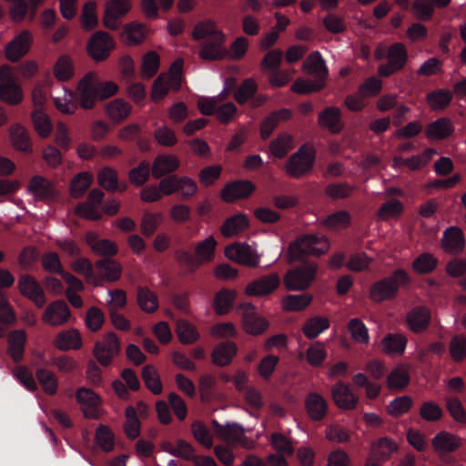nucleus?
Instances as JSON below:
<instances>
[{
  "instance_id": "f257e3e1",
  "label": "nucleus",
  "mask_w": 466,
  "mask_h": 466,
  "mask_svg": "<svg viewBox=\"0 0 466 466\" xmlns=\"http://www.w3.org/2000/svg\"><path fill=\"white\" fill-rule=\"evenodd\" d=\"M118 90L112 81H100L95 73H86L78 82L75 91L67 89L63 97H55L54 104L63 114L72 115L78 106L92 109L100 100L114 96Z\"/></svg>"
},
{
  "instance_id": "f03ea898",
  "label": "nucleus",
  "mask_w": 466,
  "mask_h": 466,
  "mask_svg": "<svg viewBox=\"0 0 466 466\" xmlns=\"http://www.w3.org/2000/svg\"><path fill=\"white\" fill-rule=\"evenodd\" d=\"M194 40L207 39L201 46L199 56L204 60L216 61L225 57L226 50L222 47L225 35L218 30L213 20L198 22L192 31Z\"/></svg>"
},
{
  "instance_id": "7ed1b4c3",
  "label": "nucleus",
  "mask_w": 466,
  "mask_h": 466,
  "mask_svg": "<svg viewBox=\"0 0 466 466\" xmlns=\"http://www.w3.org/2000/svg\"><path fill=\"white\" fill-rule=\"evenodd\" d=\"M329 248L328 239L316 234H304L292 241L288 249L287 258L289 263L303 261L308 256L319 257Z\"/></svg>"
},
{
  "instance_id": "20e7f679",
  "label": "nucleus",
  "mask_w": 466,
  "mask_h": 466,
  "mask_svg": "<svg viewBox=\"0 0 466 466\" xmlns=\"http://www.w3.org/2000/svg\"><path fill=\"white\" fill-rule=\"evenodd\" d=\"M374 57L376 60H387L386 63L379 66L378 75L381 77H388L403 67L408 56L404 45L395 43L390 46L379 44L374 50Z\"/></svg>"
},
{
  "instance_id": "39448f33",
  "label": "nucleus",
  "mask_w": 466,
  "mask_h": 466,
  "mask_svg": "<svg viewBox=\"0 0 466 466\" xmlns=\"http://www.w3.org/2000/svg\"><path fill=\"white\" fill-rule=\"evenodd\" d=\"M315 161V148L309 144H303L289 157L285 171L289 177L299 178L312 170Z\"/></svg>"
},
{
  "instance_id": "423d86ee",
  "label": "nucleus",
  "mask_w": 466,
  "mask_h": 466,
  "mask_svg": "<svg viewBox=\"0 0 466 466\" xmlns=\"http://www.w3.org/2000/svg\"><path fill=\"white\" fill-rule=\"evenodd\" d=\"M408 280V274L401 269L394 271L390 276L373 283L370 297L375 302L390 300L396 297L400 285Z\"/></svg>"
},
{
  "instance_id": "0eeeda50",
  "label": "nucleus",
  "mask_w": 466,
  "mask_h": 466,
  "mask_svg": "<svg viewBox=\"0 0 466 466\" xmlns=\"http://www.w3.org/2000/svg\"><path fill=\"white\" fill-rule=\"evenodd\" d=\"M23 99V91L8 66H0V100L9 105H18Z\"/></svg>"
},
{
  "instance_id": "6e6552de",
  "label": "nucleus",
  "mask_w": 466,
  "mask_h": 466,
  "mask_svg": "<svg viewBox=\"0 0 466 466\" xmlns=\"http://www.w3.org/2000/svg\"><path fill=\"white\" fill-rule=\"evenodd\" d=\"M316 265L303 264L289 269L284 276V285L289 290H303L315 278Z\"/></svg>"
},
{
  "instance_id": "1a4fd4ad",
  "label": "nucleus",
  "mask_w": 466,
  "mask_h": 466,
  "mask_svg": "<svg viewBox=\"0 0 466 466\" xmlns=\"http://www.w3.org/2000/svg\"><path fill=\"white\" fill-rule=\"evenodd\" d=\"M121 350L120 341L116 333H106L102 340L96 341L93 350V354L97 361L104 367L109 366L114 358Z\"/></svg>"
},
{
  "instance_id": "9d476101",
  "label": "nucleus",
  "mask_w": 466,
  "mask_h": 466,
  "mask_svg": "<svg viewBox=\"0 0 466 466\" xmlns=\"http://www.w3.org/2000/svg\"><path fill=\"white\" fill-rule=\"evenodd\" d=\"M114 47L113 38L108 33L103 31L96 32L87 44L89 56L97 62L106 59Z\"/></svg>"
},
{
  "instance_id": "9b49d317",
  "label": "nucleus",
  "mask_w": 466,
  "mask_h": 466,
  "mask_svg": "<svg viewBox=\"0 0 466 466\" xmlns=\"http://www.w3.org/2000/svg\"><path fill=\"white\" fill-rule=\"evenodd\" d=\"M211 424L214 433L227 443L231 445H247L248 439L245 436L244 429L240 424L233 422L221 425L216 420H212Z\"/></svg>"
},
{
  "instance_id": "f8f14e48",
  "label": "nucleus",
  "mask_w": 466,
  "mask_h": 466,
  "mask_svg": "<svg viewBox=\"0 0 466 466\" xmlns=\"http://www.w3.org/2000/svg\"><path fill=\"white\" fill-rule=\"evenodd\" d=\"M105 194L100 189L91 190L87 196L86 203H80L76 207V214L89 220H99L102 214L98 206L102 203Z\"/></svg>"
},
{
  "instance_id": "ddd939ff",
  "label": "nucleus",
  "mask_w": 466,
  "mask_h": 466,
  "mask_svg": "<svg viewBox=\"0 0 466 466\" xmlns=\"http://www.w3.org/2000/svg\"><path fill=\"white\" fill-rule=\"evenodd\" d=\"M396 442L388 437L380 438L372 444L366 466H380L381 461L388 459L397 450Z\"/></svg>"
},
{
  "instance_id": "4468645a",
  "label": "nucleus",
  "mask_w": 466,
  "mask_h": 466,
  "mask_svg": "<svg viewBox=\"0 0 466 466\" xmlns=\"http://www.w3.org/2000/svg\"><path fill=\"white\" fill-rule=\"evenodd\" d=\"M130 9L128 0H110L106 5L103 23L108 29L118 28V20L126 15Z\"/></svg>"
},
{
  "instance_id": "2eb2a0df",
  "label": "nucleus",
  "mask_w": 466,
  "mask_h": 466,
  "mask_svg": "<svg viewBox=\"0 0 466 466\" xmlns=\"http://www.w3.org/2000/svg\"><path fill=\"white\" fill-rule=\"evenodd\" d=\"M226 256L239 264L257 267L259 263V258L254 249L248 244H235L229 246L225 250Z\"/></svg>"
},
{
  "instance_id": "dca6fc26",
  "label": "nucleus",
  "mask_w": 466,
  "mask_h": 466,
  "mask_svg": "<svg viewBox=\"0 0 466 466\" xmlns=\"http://www.w3.org/2000/svg\"><path fill=\"white\" fill-rule=\"evenodd\" d=\"M255 190V185L249 180H237L225 185L221 198L225 202L248 198Z\"/></svg>"
},
{
  "instance_id": "f3484780",
  "label": "nucleus",
  "mask_w": 466,
  "mask_h": 466,
  "mask_svg": "<svg viewBox=\"0 0 466 466\" xmlns=\"http://www.w3.org/2000/svg\"><path fill=\"white\" fill-rule=\"evenodd\" d=\"M20 292L34 301L36 307L42 308L46 302L45 293L39 283L29 275H23L18 280Z\"/></svg>"
},
{
  "instance_id": "a211bd4d",
  "label": "nucleus",
  "mask_w": 466,
  "mask_h": 466,
  "mask_svg": "<svg viewBox=\"0 0 466 466\" xmlns=\"http://www.w3.org/2000/svg\"><path fill=\"white\" fill-rule=\"evenodd\" d=\"M70 316L67 304L64 300H56L46 307L43 320L51 326H59L67 322Z\"/></svg>"
},
{
  "instance_id": "6ab92c4d",
  "label": "nucleus",
  "mask_w": 466,
  "mask_h": 466,
  "mask_svg": "<svg viewBox=\"0 0 466 466\" xmlns=\"http://www.w3.org/2000/svg\"><path fill=\"white\" fill-rule=\"evenodd\" d=\"M431 445L436 454L442 456L451 453L461 446V440L448 431H440L431 440Z\"/></svg>"
},
{
  "instance_id": "aec40b11",
  "label": "nucleus",
  "mask_w": 466,
  "mask_h": 466,
  "mask_svg": "<svg viewBox=\"0 0 466 466\" xmlns=\"http://www.w3.org/2000/svg\"><path fill=\"white\" fill-rule=\"evenodd\" d=\"M32 41L31 34L23 31L16 35L6 46L5 56L11 62H17L29 50Z\"/></svg>"
},
{
  "instance_id": "412c9836",
  "label": "nucleus",
  "mask_w": 466,
  "mask_h": 466,
  "mask_svg": "<svg viewBox=\"0 0 466 466\" xmlns=\"http://www.w3.org/2000/svg\"><path fill=\"white\" fill-rule=\"evenodd\" d=\"M180 166L179 159L174 155L160 154L151 166V172L154 178H162L165 176L172 175Z\"/></svg>"
},
{
  "instance_id": "4be33fe9",
  "label": "nucleus",
  "mask_w": 466,
  "mask_h": 466,
  "mask_svg": "<svg viewBox=\"0 0 466 466\" xmlns=\"http://www.w3.org/2000/svg\"><path fill=\"white\" fill-rule=\"evenodd\" d=\"M280 283L277 274L263 276L250 282L246 289V292L251 296H263L273 292Z\"/></svg>"
},
{
  "instance_id": "5701e85b",
  "label": "nucleus",
  "mask_w": 466,
  "mask_h": 466,
  "mask_svg": "<svg viewBox=\"0 0 466 466\" xmlns=\"http://www.w3.org/2000/svg\"><path fill=\"white\" fill-rule=\"evenodd\" d=\"M318 123L333 134L339 133L344 124L341 119V111L336 106H327L319 115Z\"/></svg>"
},
{
  "instance_id": "b1692460",
  "label": "nucleus",
  "mask_w": 466,
  "mask_h": 466,
  "mask_svg": "<svg viewBox=\"0 0 466 466\" xmlns=\"http://www.w3.org/2000/svg\"><path fill=\"white\" fill-rule=\"evenodd\" d=\"M441 247L448 253L458 254L462 252L465 247L462 230L457 227L447 228L443 233Z\"/></svg>"
},
{
  "instance_id": "393cba45",
  "label": "nucleus",
  "mask_w": 466,
  "mask_h": 466,
  "mask_svg": "<svg viewBox=\"0 0 466 466\" xmlns=\"http://www.w3.org/2000/svg\"><path fill=\"white\" fill-rule=\"evenodd\" d=\"M331 394L334 402L340 409H354L358 402V398L353 394L350 386L342 381L333 385Z\"/></svg>"
},
{
  "instance_id": "a878e982",
  "label": "nucleus",
  "mask_w": 466,
  "mask_h": 466,
  "mask_svg": "<svg viewBox=\"0 0 466 466\" xmlns=\"http://www.w3.org/2000/svg\"><path fill=\"white\" fill-rule=\"evenodd\" d=\"M431 319V310L427 307H414L410 311V331L416 334L424 332L430 326Z\"/></svg>"
},
{
  "instance_id": "bb28decb",
  "label": "nucleus",
  "mask_w": 466,
  "mask_h": 466,
  "mask_svg": "<svg viewBox=\"0 0 466 466\" xmlns=\"http://www.w3.org/2000/svg\"><path fill=\"white\" fill-rule=\"evenodd\" d=\"M7 353L14 362H20L23 360L26 342V333L24 329H15L9 333L7 338Z\"/></svg>"
},
{
  "instance_id": "cd10ccee",
  "label": "nucleus",
  "mask_w": 466,
  "mask_h": 466,
  "mask_svg": "<svg viewBox=\"0 0 466 466\" xmlns=\"http://www.w3.org/2000/svg\"><path fill=\"white\" fill-rule=\"evenodd\" d=\"M242 320L246 331L253 335L263 333L268 326V321L255 313L249 304L245 306Z\"/></svg>"
},
{
  "instance_id": "c85d7f7f",
  "label": "nucleus",
  "mask_w": 466,
  "mask_h": 466,
  "mask_svg": "<svg viewBox=\"0 0 466 466\" xmlns=\"http://www.w3.org/2000/svg\"><path fill=\"white\" fill-rule=\"evenodd\" d=\"M305 406L309 416L314 420H323L328 411L326 400L316 392L307 395Z\"/></svg>"
},
{
  "instance_id": "c756f323",
  "label": "nucleus",
  "mask_w": 466,
  "mask_h": 466,
  "mask_svg": "<svg viewBox=\"0 0 466 466\" xmlns=\"http://www.w3.org/2000/svg\"><path fill=\"white\" fill-rule=\"evenodd\" d=\"M406 344L407 339L404 336L389 333L382 339L380 347L382 351L389 356H400L405 351Z\"/></svg>"
},
{
  "instance_id": "7c9ffc66",
  "label": "nucleus",
  "mask_w": 466,
  "mask_h": 466,
  "mask_svg": "<svg viewBox=\"0 0 466 466\" xmlns=\"http://www.w3.org/2000/svg\"><path fill=\"white\" fill-rule=\"evenodd\" d=\"M453 132V125L450 119L441 117L431 123L426 130L425 136L429 139L442 140L450 137Z\"/></svg>"
},
{
  "instance_id": "2f4dec72",
  "label": "nucleus",
  "mask_w": 466,
  "mask_h": 466,
  "mask_svg": "<svg viewBox=\"0 0 466 466\" xmlns=\"http://www.w3.org/2000/svg\"><path fill=\"white\" fill-rule=\"evenodd\" d=\"M237 345L232 341H222L218 343L212 351L213 362L219 366L228 365L233 357L237 354Z\"/></svg>"
},
{
  "instance_id": "473e14b6",
  "label": "nucleus",
  "mask_w": 466,
  "mask_h": 466,
  "mask_svg": "<svg viewBox=\"0 0 466 466\" xmlns=\"http://www.w3.org/2000/svg\"><path fill=\"white\" fill-rule=\"evenodd\" d=\"M291 117V112L289 109H280L279 111L269 114L261 122L260 125V137L262 139H268L275 128L278 127L279 120H288Z\"/></svg>"
},
{
  "instance_id": "72a5a7b5",
  "label": "nucleus",
  "mask_w": 466,
  "mask_h": 466,
  "mask_svg": "<svg viewBox=\"0 0 466 466\" xmlns=\"http://www.w3.org/2000/svg\"><path fill=\"white\" fill-rule=\"evenodd\" d=\"M137 302L146 313H154L158 309V298L147 287L137 288Z\"/></svg>"
},
{
  "instance_id": "f704fd0d",
  "label": "nucleus",
  "mask_w": 466,
  "mask_h": 466,
  "mask_svg": "<svg viewBox=\"0 0 466 466\" xmlns=\"http://www.w3.org/2000/svg\"><path fill=\"white\" fill-rule=\"evenodd\" d=\"M55 77L60 82H66L73 78L75 66L72 58L67 55H61L53 66Z\"/></svg>"
},
{
  "instance_id": "c9c22d12",
  "label": "nucleus",
  "mask_w": 466,
  "mask_h": 466,
  "mask_svg": "<svg viewBox=\"0 0 466 466\" xmlns=\"http://www.w3.org/2000/svg\"><path fill=\"white\" fill-rule=\"evenodd\" d=\"M248 227V219L244 214H237L227 218L221 226V233L224 237H232Z\"/></svg>"
},
{
  "instance_id": "e433bc0d",
  "label": "nucleus",
  "mask_w": 466,
  "mask_h": 466,
  "mask_svg": "<svg viewBox=\"0 0 466 466\" xmlns=\"http://www.w3.org/2000/svg\"><path fill=\"white\" fill-rule=\"evenodd\" d=\"M86 241L92 250L99 256L113 257L118 251L116 245L111 240L96 239V237L93 234L87 235Z\"/></svg>"
},
{
  "instance_id": "4c0bfd02",
  "label": "nucleus",
  "mask_w": 466,
  "mask_h": 466,
  "mask_svg": "<svg viewBox=\"0 0 466 466\" xmlns=\"http://www.w3.org/2000/svg\"><path fill=\"white\" fill-rule=\"evenodd\" d=\"M96 268L102 279L109 282L117 280L121 276V267L113 259H99L96 262Z\"/></svg>"
},
{
  "instance_id": "58836bf2",
  "label": "nucleus",
  "mask_w": 466,
  "mask_h": 466,
  "mask_svg": "<svg viewBox=\"0 0 466 466\" xmlns=\"http://www.w3.org/2000/svg\"><path fill=\"white\" fill-rule=\"evenodd\" d=\"M329 328V320L327 318L316 316L309 319L304 323L302 330L308 339H312Z\"/></svg>"
},
{
  "instance_id": "ea45409f",
  "label": "nucleus",
  "mask_w": 466,
  "mask_h": 466,
  "mask_svg": "<svg viewBox=\"0 0 466 466\" xmlns=\"http://www.w3.org/2000/svg\"><path fill=\"white\" fill-rule=\"evenodd\" d=\"M28 189L33 195L41 199L50 198L54 193L50 182L40 176H35L31 178Z\"/></svg>"
},
{
  "instance_id": "a19ab883",
  "label": "nucleus",
  "mask_w": 466,
  "mask_h": 466,
  "mask_svg": "<svg viewBox=\"0 0 466 466\" xmlns=\"http://www.w3.org/2000/svg\"><path fill=\"white\" fill-rule=\"evenodd\" d=\"M292 148V137L286 133L279 134L269 144L271 154L277 158L285 157Z\"/></svg>"
},
{
  "instance_id": "79ce46f5",
  "label": "nucleus",
  "mask_w": 466,
  "mask_h": 466,
  "mask_svg": "<svg viewBox=\"0 0 466 466\" xmlns=\"http://www.w3.org/2000/svg\"><path fill=\"white\" fill-rule=\"evenodd\" d=\"M56 345L58 349L63 350L79 349L82 345L80 334L76 329L60 332L57 336Z\"/></svg>"
},
{
  "instance_id": "37998d69",
  "label": "nucleus",
  "mask_w": 466,
  "mask_h": 466,
  "mask_svg": "<svg viewBox=\"0 0 466 466\" xmlns=\"http://www.w3.org/2000/svg\"><path fill=\"white\" fill-rule=\"evenodd\" d=\"M35 377L46 394L55 395L56 393L58 382L52 371L45 368H39L35 371Z\"/></svg>"
},
{
  "instance_id": "c03bdc74",
  "label": "nucleus",
  "mask_w": 466,
  "mask_h": 466,
  "mask_svg": "<svg viewBox=\"0 0 466 466\" xmlns=\"http://www.w3.org/2000/svg\"><path fill=\"white\" fill-rule=\"evenodd\" d=\"M236 298L234 290L221 289L214 299V309L218 315L228 313L232 308L233 301Z\"/></svg>"
},
{
  "instance_id": "a18cd8bd",
  "label": "nucleus",
  "mask_w": 466,
  "mask_h": 466,
  "mask_svg": "<svg viewBox=\"0 0 466 466\" xmlns=\"http://www.w3.org/2000/svg\"><path fill=\"white\" fill-rule=\"evenodd\" d=\"M10 138L15 149L22 152L31 151V142L26 130L20 127L15 126L10 129Z\"/></svg>"
},
{
  "instance_id": "49530a36",
  "label": "nucleus",
  "mask_w": 466,
  "mask_h": 466,
  "mask_svg": "<svg viewBox=\"0 0 466 466\" xmlns=\"http://www.w3.org/2000/svg\"><path fill=\"white\" fill-rule=\"evenodd\" d=\"M151 167L147 160H142L128 173L129 181L136 187H141L150 177Z\"/></svg>"
},
{
  "instance_id": "de8ad7c7",
  "label": "nucleus",
  "mask_w": 466,
  "mask_h": 466,
  "mask_svg": "<svg viewBox=\"0 0 466 466\" xmlns=\"http://www.w3.org/2000/svg\"><path fill=\"white\" fill-rule=\"evenodd\" d=\"M191 431L195 440L207 449L213 446V437L208 426L199 420H196L191 424Z\"/></svg>"
},
{
  "instance_id": "09e8293b",
  "label": "nucleus",
  "mask_w": 466,
  "mask_h": 466,
  "mask_svg": "<svg viewBox=\"0 0 466 466\" xmlns=\"http://www.w3.org/2000/svg\"><path fill=\"white\" fill-rule=\"evenodd\" d=\"M142 379L147 388L155 395L162 391V382L157 370L152 365H147L142 370Z\"/></svg>"
},
{
  "instance_id": "8fccbe9b",
  "label": "nucleus",
  "mask_w": 466,
  "mask_h": 466,
  "mask_svg": "<svg viewBox=\"0 0 466 466\" xmlns=\"http://www.w3.org/2000/svg\"><path fill=\"white\" fill-rule=\"evenodd\" d=\"M327 358V350L323 343L316 341L306 350V360L312 367H320Z\"/></svg>"
},
{
  "instance_id": "3c124183",
  "label": "nucleus",
  "mask_w": 466,
  "mask_h": 466,
  "mask_svg": "<svg viewBox=\"0 0 466 466\" xmlns=\"http://www.w3.org/2000/svg\"><path fill=\"white\" fill-rule=\"evenodd\" d=\"M131 111V106L121 100L116 99L111 102L106 107V113L113 121L120 122L126 119Z\"/></svg>"
},
{
  "instance_id": "603ef678",
  "label": "nucleus",
  "mask_w": 466,
  "mask_h": 466,
  "mask_svg": "<svg viewBox=\"0 0 466 466\" xmlns=\"http://www.w3.org/2000/svg\"><path fill=\"white\" fill-rule=\"evenodd\" d=\"M95 441L96 444L106 452L114 450L115 437L110 429L106 425L100 424L96 428Z\"/></svg>"
},
{
  "instance_id": "864d4df0",
  "label": "nucleus",
  "mask_w": 466,
  "mask_h": 466,
  "mask_svg": "<svg viewBox=\"0 0 466 466\" xmlns=\"http://www.w3.org/2000/svg\"><path fill=\"white\" fill-rule=\"evenodd\" d=\"M387 385L390 389H401L408 385V365L395 368L387 378Z\"/></svg>"
},
{
  "instance_id": "5fc2aeb1",
  "label": "nucleus",
  "mask_w": 466,
  "mask_h": 466,
  "mask_svg": "<svg viewBox=\"0 0 466 466\" xmlns=\"http://www.w3.org/2000/svg\"><path fill=\"white\" fill-rule=\"evenodd\" d=\"M99 185L107 191H116L118 189L117 174L115 169L109 167L101 168L97 175Z\"/></svg>"
},
{
  "instance_id": "6e6d98bb",
  "label": "nucleus",
  "mask_w": 466,
  "mask_h": 466,
  "mask_svg": "<svg viewBox=\"0 0 466 466\" xmlns=\"http://www.w3.org/2000/svg\"><path fill=\"white\" fill-rule=\"evenodd\" d=\"M127 421L125 423V432L129 439H136L140 434V421L134 407L129 406L126 409Z\"/></svg>"
},
{
  "instance_id": "4d7b16f0",
  "label": "nucleus",
  "mask_w": 466,
  "mask_h": 466,
  "mask_svg": "<svg viewBox=\"0 0 466 466\" xmlns=\"http://www.w3.org/2000/svg\"><path fill=\"white\" fill-rule=\"evenodd\" d=\"M216 245L217 241L214 237L209 236L196 246V257L199 259L200 265L213 258Z\"/></svg>"
},
{
  "instance_id": "13d9d810",
  "label": "nucleus",
  "mask_w": 466,
  "mask_h": 466,
  "mask_svg": "<svg viewBox=\"0 0 466 466\" xmlns=\"http://www.w3.org/2000/svg\"><path fill=\"white\" fill-rule=\"evenodd\" d=\"M311 302L308 294L287 295L283 299V309L287 311H299Z\"/></svg>"
},
{
  "instance_id": "bf43d9fd",
  "label": "nucleus",
  "mask_w": 466,
  "mask_h": 466,
  "mask_svg": "<svg viewBox=\"0 0 466 466\" xmlns=\"http://www.w3.org/2000/svg\"><path fill=\"white\" fill-rule=\"evenodd\" d=\"M449 90L440 89L427 95V102L433 110H441L449 106L451 100Z\"/></svg>"
},
{
  "instance_id": "052dcab7",
  "label": "nucleus",
  "mask_w": 466,
  "mask_h": 466,
  "mask_svg": "<svg viewBox=\"0 0 466 466\" xmlns=\"http://www.w3.org/2000/svg\"><path fill=\"white\" fill-rule=\"evenodd\" d=\"M163 219L162 213L145 212L141 221V232L146 237H151Z\"/></svg>"
},
{
  "instance_id": "680f3d73",
  "label": "nucleus",
  "mask_w": 466,
  "mask_h": 466,
  "mask_svg": "<svg viewBox=\"0 0 466 466\" xmlns=\"http://www.w3.org/2000/svg\"><path fill=\"white\" fill-rule=\"evenodd\" d=\"M32 121L35 131L39 136L46 137L50 135L53 126L46 114L41 110H35L32 113Z\"/></svg>"
},
{
  "instance_id": "e2e57ef3",
  "label": "nucleus",
  "mask_w": 466,
  "mask_h": 466,
  "mask_svg": "<svg viewBox=\"0 0 466 466\" xmlns=\"http://www.w3.org/2000/svg\"><path fill=\"white\" fill-rule=\"evenodd\" d=\"M351 338L358 343L367 344L370 337L368 329L360 319H351L348 324Z\"/></svg>"
},
{
  "instance_id": "0e129e2a",
  "label": "nucleus",
  "mask_w": 466,
  "mask_h": 466,
  "mask_svg": "<svg viewBox=\"0 0 466 466\" xmlns=\"http://www.w3.org/2000/svg\"><path fill=\"white\" fill-rule=\"evenodd\" d=\"M93 176L90 173H79L71 182V192L74 198L81 197L90 187Z\"/></svg>"
},
{
  "instance_id": "69168bd1",
  "label": "nucleus",
  "mask_w": 466,
  "mask_h": 466,
  "mask_svg": "<svg viewBox=\"0 0 466 466\" xmlns=\"http://www.w3.org/2000/svg\"><path fill=\"white\" fill-rule=\"evenodd\" d=\"M96 4L95 1H88L84 5L81 23L86 30H91L97 25L98 19L96 14Z\"/></svg>"
},
{
  "instance_id": "338daca9",
  "label": "nucleus",
  "mask_w": 466,
  "mask_h": 466,
  "mask_svg": "<svg viewBox=\"0 0 466 466\" xmlns=\"http://www.w3.org/2000/svg\"><path fill=\"white\" fill-rule=\"evenodd\" d=\"M177 335L182 343L189 344L198 339V333L195 328L185 320H178L176 328Z\"/></svg>"
},
{
  "instance_id": "774afa93",
  "label": "nucleus",
  "mask_w": 466,
  "mask_h": 466,
  "mask_svg": "<svg viewBox=\"0 0 466 466\" xmlns=\"http://www.w3.org/2000/svg\"><path fill=\"white\" fill-rule=\"evenodd\" d=\"M450 353L455 361H461L466 357V336L457 335L451 338Z\"/></svg>"
}]
</instances>
